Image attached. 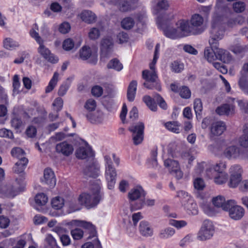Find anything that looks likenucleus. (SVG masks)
Segmentation results:
<instances>
[{
	"instance_id": "nucleus-1",
	"label": "nucleus",
	"mask_w": 248,
	"mask_h": 248,
	"mask_svg": "<svg viewBox=\"0 0 248 248\" xmlns=\"http://www.w3.org/2000/svg\"><path fill=\"white\" fill-rule=\"evenodd\" d=\"M159 45L156 44L152 62L150 64V70H145L142 72V77L146 80L143 84L146 88L150 90L156 89L160 91L161 90L158 78L155 69V64L158 58Z\"/></svg>"
},
{
	"instance_id": "nucleus-2",
	"label": "nucleus",
	"mask_w": 248,
	"mask_h": 248,
	"mask_svg": "<svg viewBox=\"0 0 248 248\" xmlns=\"http://www.w3.org/2000/svg\"><path fill=\"white\" fill-rule=\"evenodd\" d=\"M203 17L199 14H194L190 20H181L180 28L186 36L197 35L203 31Z\"/></svg>"
},
{
	"instance_id": "nucleus-3",
	"label": "nucleus",
	"mask_w": 248,
	"mask_h": 248,
	"mask_svg": "<svg viewBox=\"0 0 248 248\" xmlns=\"http://www.w3.org/2000/svg\"><path fill=\"white\" fill-rule=\"evenodd\" d=\"M91 194L83 193L80 195L78 201L81 204L84 205L88 209L96 206L102 198L100 192V186L98 184H94L91 188Z\"/></svg>"
},
{
	"instance_id": "nucleus-4",
	"label": "nucleus",
	"mask_w": 248,
	"mask_h": 248,
	"mask_svg": "<svg viewBox=\"0 0 248 248\" xmlns=\"http://www.w3.org/2000/svg\"><path fill=\"white\" fill-rule=\"evenodd\" d=\"M176 25L177 28H175L172 26V24L170 22L160 23V27L167 37L174 39L187 36L186 33L180 28L181 20L177 22Z\"/></svg>"
},
{
	"instance_id": "nucleus-5",
	"label": "nucleus",
	"mask_w": 248,
	"mask_h": 248,
	"mask_svg": "<svg viewBox=\"0 0 248 248\" xmlns=\"http://www.w3.org/2000/svg\"><path fill=\"white\" fill-rule=\"evenodd\" d=\"M214 233V227L212 222L209 220L203 221L198 234V239L204 241L210 239Z\"/></svg>"
},
{
	"instance_id": "nucleus-6",
	"label": "nucleus",
	"mask_w": 248,
	"mask_h": 248,
	"mask_svg": "<svg viewBox=\"0 0 248 248\" xmlns=\"http://www.w3.org/2000/svg\"><path fill=\"white\" fill-rule=\"evenodd\" d=\"M209 43L212 48L215 49L216 56V59H218L224 62L230 59L229 53L224 49L218 48V43H217L214 38L211 40H209Z\"/></svg>"
},
{
	"instance_id": "nucleus-7",
	"label": "nucleus",
	"mask_w": 248,
	"mask_h": 248,
	"mask_svg": "<svg viewBox=\"0 0 248 248\" xmlns=\"http://www.w3.org/2000/svg\"><path fill=\"white\" fill-rule=\"evenodd\" d=\"M21 181V180L18 181L16 179L15 186L8 185L2 187V191L4 192V194L8 197L13 198L20 191H23V188L20 186Z\"/></svg>"
},
{
	"instance_id": "nucleus-8",
	"label": "nucleus",
	"mask_w": 248,
	"mask_h": 248,
	"mask_svg": "<svg viewBox=\"0 0 248 248\" xmlns=\"http://www.w3.org/2000/svg\"><path fill=\"white\" fill-rule=\"evenodd\" d=\"M38 52L46 61L52 63H57L59 59L51 53L49 49L44 45V41L39 44Z\"/></svg>"
},
{
	"instance_id": "nucleus-9",
	"label": "nucleus",
	"mask_w": 248,
	"mask_h": 248,
	"mask_svg": "<svg viewBox=\"0 0 248 248\" xmlns=\"http://www.w3.org/2000/svg\"><path fill=\"white\" fill-rule=\"evenodd\" d=\"M235 202L233 200L230 207L228 208L230 217L233 220H239L244 215L245 210L243 207L239 205H235Z\"/></svg>"
},
{
	"instance_id": "nucleus-10",
	"label": "nucleus",
	"mask_w": 248,
	"mask_h": 248,
	"mask_svg": "<svg viewBox=\"0 0 248 248\" xmlns=\"http://www.w3.org/2000/svg\"><path fill=\"white\" fill-rule=\"evenodd\" d=\"M242 154L240 148L236 145H231L225 149L223 155L228 159H236Z\"/></svg>"
},
{
	"instance_id": "nucleus-11",
	"label": "nucleus",
	"mask_w": 248,
	"mask_h": 248,
	"mask_svg": "<svg viewBox=\"0 0 248 248\" xmlns=\"http://www.w3.org/2000/svg\"><path fill=\"white\" fill-rule=\"evenodd\" d=\"M55 150L57 153L68 156L73 153L74 148L72 144L67 141H62L56 144Z\"/></svg>"
},
{
	"instance_id": "nucleus-12",
	"label": "nucleus",
	"mask_w": 248,
	"mask_h": 248,
	"mask_svg": "<svg viewBox=\"0 0 248 248\" xmlns=\"http://www.w3.org/2000/svg\"><path fill=\"white\" fill-rule=\"evenodd\" d=\"M116 170L113 166L106 167L105 177L108 182V189H111L113 188L116 182Z\"/></svg>"
},
{
	"instance_id": "nucleus-13",
	"label": "nucleus",
	"mask_w": 248,
	"mask_h": 248,
	"mask_svg": "<svg viewBox=\"0 0 248 248\" xmlns=\"http://www.w3.org/2000/svg\"><path fill=\"white\" fill-rule=\"evenodd\" d=\"M210 137L219 136L226 130V126L224 122L217 121L213 123L210 126Z\"/></svg>"
},
{
	"instance_id": "nucleus-14",
	"label": "nucleus",
	"mask_w": 248,
	"mask_h": 248,
	"mask_svg": "<svg viewBox=\"0 0 248 248\" xmlns=\"http://www.w3.org/2000/svg\"><path fill=\"white\" fill-rule=\"evenodd\" d=\"M113 42L110 38L103 39L101 42L100 50L101 55L107 57L112 51Z\"/></svg>"
},
{
	"instance_id": "nucleus-15",
	"label": "nucleus",
	"mask_w": 248,
	"mask_h": 248,
	"mask_svg": "<svg viewBox=\"0 0 248 248\" xmlns=\"http://www.w3.org/2000/svg\"><path fill=\"white\" fill-rule=\"evenodd\" d=\"M42 182L48 185L50 188H53L56 184L54 172L50 169H46L44 172V178Z\"/></svg>"
},
{
	"instance_id": "nucleus-16",
	"label": "nucleus",
	"mask_w": 248,
	"mask_h": 248,
	"mask_svg": "<svg viewBox=\"0 0 248 248\" xmlns=\"http://www.w3.org/2000/svg\"><path fill=\"white\" fill-rule=\"evenodd\" d=\"M233 200H230L226 202L224 197L219 195L212 200L213 204L217 207H221L223 210L228 211V208L230 207Z\"/></svg>"
},
{
	"instance_id": "nucleus-17",
	"label": "nucleus",
	"mask_w": 248,
	"mask_h": 248,
	"mask_svg": "<svg viewBox=\"0 0 248 248\" xmlns=\"http://www.w3.org/2000/svg\"><path fill=\"white\" fill-rule=\"evenodd\" d=\"M99 167L97 164L92 162L87 165L83 170L86 177L96 178L98 176Z\"/></svg>"
},
{
	"instance_id": "nucleus-18",
	"label": "nucleus",
	"mask_w": 248,
	"mask_h": 248,
	"mask_svg": "<svg viewBox=\"0 0 248 248\" xmlns=\"http://www.w3.org/2000/svg\"><path fill=\"white\" fill-rule=\"evenodd\" d=\"M145 196V192L141 186H137L132 189L128 193V198L131 201L138 200V202L141 199H143Z\"/></svg>"
},
{
	"instance_id": "nucleus-19",
	"label": "nucleus",
	"mask_w": 248,
	"mask_h": 248,
	"mask_svg": "<svg viewBox=\"0 0 248 248\" xmlns=\"http://www.w3.org/2000/svg\"><path fill=\"white\" fill-rule=\"evenodd\" d=\"M216 112L219 115H232L234 113V107L228 104H223L217 108Z\"/></svg>"
},
{
	"instance_id": "nucleus-20",
	"label": "nucleus",
	"mask_w": 248,
	"mask_h": 248,
	"mask_svg": "<svg viewBox=\"0 0 248 248\" xmlns=\"http://www.w3.org/2000/svg\"><path fill=\"white\" fill-rule=\"evenodd\" d=\"M210 32L211 36L209 40H211L214 38L216 41H217V43H218V41L223 38L224 31L220 29L215 22H213Z\"/></svg>"
},
{
	"instance_id": "nucleus-21",
	"label": "nucleus",
	"mask_w": 248,
	"mask_h": 248,
	"mask_svg": "<svg viewBox=\"0 0 248 248\" xmlns=\"http://www.w3.org/2000/svg\"><path fill=\"white\" fill-rule=\"evenodd\" d=\"M80 17L82 21L88 24L95 22L97 19L95 14L90 10L82 11L80 15Z\"/></svg>"
},
{
	"instance_id": "nucleus-22",
	"label": "nucleus",
	"mask_w": 248,
	"mask_h": 248,
	"mask_svg": "<svg viewBox=\"0 0 248 248\" xmlns=\"http://www.w3.org/2000/svg\"><path fill=\"white\" fill-rule=\"evenodd\" d=\"M139 231L141 234L145 237L151 236L153 234V229L149 223L146 221H142L140 222Z\"/></svg>"
},
{
	"instance_id": "nucleus-23",
	"label": "nucleus",
	"mask_w": 248,
	"mask_h": 248,
	"mask_svg": "<svg viewBox=\"0 0 248 248\" xmlns=\"http://www.w3.org/2000/svg\"><path fill=\"white\" fill-rule=\"evenodd\" d=\"M155 201L153 199H147L145 202L144 201V197L143 199H141L138 202L135 203H130V210L133 211L136 210L141 209L144 204H147L148 206H153L155 204Z\"/></svg>"
},
{
	"instance_id": "nucleus-24",
	"label": "nucleus",
	"mask_w": 248,
	"mask_h": 248,
	"mask_svg": "<svg viewBox=\"0 0 248 248\" xmlns=\"http://www.w3.org/2000/svg\"><path fill=\"white\" fill-rule=\"evenodd\" d=\"M137 81L135 80H132L127 88V98L129 101L132 102L134 100L137 87Z\"/></svg>"
},
{
	"instance_id": "nucleus-25",
	"label": "nucleus",
	"mask_w": 248,
	"mask_h": 248,
	"mask_svg": "<svg viewBox=\"0 0 248 248\" xmlns=\"http://www.w3.org/2000/svg\"><path fill=\"white\" fill-rule=\"evenodd\" d=\"M117 6L119 10L121 12H127L139 7L136 4H133L131 2L130 3L127 0L121 1Z\"/></svg>"
},
{
	"instance_id": "nucleus-26",
	"label": "nucleus",
	"mask_w": 248,
	"mask_h": 248,
	"mask_svg": "<svg viewBox=\"0 0 248 248\" xmlns=\"http://www.w3.org/2000/svg\"><path fill=\"white\" fill-rule=\"evenodd\" d=\"M183 206L188 211L189 214L196 215L198 213V206L192 199H188Z\"/></svg>"
},
{
	"instance_id": "nucleus-27",
	"label": "nucleus",
	"mask_w": 248,
	"mask_h": 248,
	"mask_svg": "<svg viewBox=\"0 0 248 248\" xmlns=\"http://www.w3.org/2000/svg\"><path fill=\"white\" fill-rule=\"evenodd\" d=\"M28 162V160L27 158H23L22 159H19L13 167V170L14 172L16 173H23Z\"/></svg>"
},
{
	"instance_id": "nucleus-28",
	"label": "nucleus",
	"mask_w": 248,
	"mask_h": 248,
	"mask_svg": "<svg viewBox=\"0 0 248 248\" xmlns=\"http://www.w3.org/2000/svg\"><path fill=\"white\" fill-rule=\"evenodd\" d=\"M144 124L142 122H139L130 126L128 130L132 134H144Z\"/></svg>"
},
{
	"instance_id": "nucleus-29",
	"label": "nucleus",
	"mask_w": 248,
	"mask_h": 248,
	"mask_svg": "<svg viewBox=\"0 0 248 248\" xmlns=\"http://www.w3.org/2000/svg\"><path fill=\"white\" fill-rule=\"evenodd\" d=\"M107 68L108 69H113L116 71H120L123 69V66L118 59L114 58L108 62L107 64Z\"/></svg>"
},
{
	"instance_id": "nucleus-30",
	"label": "nucleus",
	"mask_w": 248,
	"mask_h": 248,
	"mask_svg": "<svg viewBox=\"0 0 248 248\" xmlns=\"http://www.w3.org/2000/svg\"><path fill=\"white\" fill-rule=\"evenodd\" d=\"M59 74L57 72H55L52 78L50 80L48 85L46 87L45 90L46 93H47L51 92L56 86L59 78Z\"/></svg>"
},
{
	"instance_id": "nucleus-31",
	"label": "nucleus",
	"mask_w": 248,
	"mask_h": 248,
	"mask_svg": "<svg viewBox=\"0 0 248 248\" xmlns=\"http://www.w3.org/2000/svg\"><path fill=\"white\" fill-rule=\"evenodd\" d=\"M91 150L90 149L84 147H79L76 152V157L79 159H85L90 154Z\"/></svg>"
},
{
	"instance_id": "nucleus-32",
	"label": "nucleus",
	"mask_w": 248,
	"mask_h": 248,
	"mask_svg": "<svg viewBox=\"0 0 248 248\" xmlns=\"http://www.w3.org/2000/svg\"><path fill=\"white\" fill-rule=\"evenodd\" d=\"M209 176L211 178H214L215 183L218 185L225 183L228 178V175L226 173L214 174L213 176Z\"/></svg>"
},
{
	"instance_id": "nucleus-33",
	"label": "nucleus",
	"mask_w": 248,
	"mask_h": 248,
	"mask_svg": "<svg viewBox=\"0 0 248 248\" xmlns=\"http://www.w3.org/2000/svg\"><path fill=\"white\" fill-rule=\"evenodd\" d=\"M164 166L169 169L170 173L174 171L175 169L180 167L178 162L174 160L167 159L164 161Z\"/></svg>"
},
{
	"instance_id": "nucleus-34",
	"label": "nucleus",
	"mask_w": 248,
	"mask_h": 248,
	"mask_svg": "<svg viewBox=\"0 0 248 248\" xmlns=\"http://www.w3.org/2000/svg\"><path fill=\"white\" fill-rule=\"evenodd\" d=\"M166 127L170 131L175 133H179L180 132V124L176 121L169 122L165 124Z\"/></svg>"
},
{
	"instance_id": "nucleus-35",
	"label": "nucleus",
	"mask_w": 248,
	"mask_h": 248,
	"mask_svg": "<svg viewBox=\"0 0 248 248\" xmlns=\"http://www.w3.org/2000/svg\"><path fill=\"white\" fill-rule=\"evenodd\" d=\"M91 55L92 50L88 46H83L79 51V57L83 60L88 59Z\"/></svg>"
},
{
	"instance_id": "nucleus-36",
	"label": "nucleus",
	"mask_w": 248,
	"mask_h": 248,
	"mask_svg": "<svg viewBox=\"0 0 248 248\" xmlns=\"http://www.w3.org/2000/svg\"><path fill=\"white\" fill-rule=\"evenodd\" d=\"M135 23V21L133 18L126 17L122 20L121 26L124 29L130 30L133 27Z\"/></svg>"
},
{
	"instance_id": "nucleus-37",
	"label": "nucleus",
	"mask_w": 248,
	"mask_h": 248,
	"mask_svg": "<svg viewBox=\"0 0 248 248\" xmlns=\"http://www.w3.org/2000/svg\"><path fill=\"white\" fill-rule=\"evenodd\" d=\"M142 100L152 111H156L157 108V105L154 102V100L152 99L150 96L145 95L143 96Z\"/></svg>"
},
{
	"instance_id": "nucleus-38",
	"label": "nucleus",
	"mask_w": 248,
	"mask_h": 248,
	"mask_svg": "<svg viewBox=\"0 0 248 248\" xmlns=\"http://www.w3.org/2000/svg\"><path fill=\"white\" fill-rule=\"evenodd\" d=\"M18 46V43L11 38H6L3 41V46L7 49H14Z\"/></svg>"
},
{
	"instance_id": "nucleus-39",
	"label": "nucleus",
	"mask_w": 248,
	"mask_h": 248,
	"mask_svg": "<svg viewBox=\"0 0 248 248\" xmlns=\"http://www.w3.org/2000/svg\"><path fill=\"white\" fill-rule=\"evenodd\" d=\"M52 207L56 210L61 209L64 205V200L62 198L58 196L52 200Z\"/></svg>"
},
{
	"instance_id": "nucleus-40",
	"label": "nucleus",
	"mask_w": 248,
	"mask_h": 248,
	"mask_svg": "<svg viewBox=\"0 0 248 248\" xmlns=\"http://www.w3.org/2000/svg\"><path fill=\"white\" fill-rule=\"evenodd\" d=\"M78 226L81 227L85 229L89 230L91 232L95 231L94 226L90 222L83 220H75Z\"/></svg>"
},
{
	"instance_id": "nucleus-41",
	"label": "nucleus",
	"mask_w": 248,
	"mask_h": 248,
	"mask_svg": "<svg viewBox=\"0 0 248 248\" xmlns=\"http://www.w3.org/2000/svg\"><path fill=\"white\" fill-rule=\"evenodd\" d=\"M226 168V164L223 162L217 164L213 170H207V174L210 176L209 173L213 171L214 174H219L222 173H226L224 170Z\"/></svg>"
},
{
	"instance_id": "nucleus-42",
	"label": "nucleus",
	"mask_w": 248,
	"mask_h": 248,
	"mask_svg": "<svg viewBox=\"0 0 248 248\" xmlns=\"http://www.w3.org/2000/svg\"><path fill=\"white\" fill-rule=\"evenodd\" d=\"M204 57L207 59L209 62H212L216 59V52L213 48H206L204 50Z\"/></svg>"
},
{
	"instance_id": "nucleus-43",
	"label": "nucleus",
	"mask_w": 248,
	"mask_h": 248,
	"mask_svg": "<svg viewBox=\"0 0 248 248\" xmlns=\"http://www.w3.org/2000/svg\"><path fill=\"white\" fill-rule=\"evenodd\" d=\"M11 154L12 156L18 158L19 160L22 159L23 158H26L24 156L25 152L19 147L13 148L11 151Z\"/></svg>"
},
{
	"instance_id": "nucleus-44",
	"label": "nucleus",
	"mask_w": 248,
	"mask_h": 248,
	"mask_svg": "<svg viewBox=\"0 0 248 248\" xmlns=\"http://www.w3.org/2000/svg\"><path fill=\"white\" fill-rule=\"evenodd\" d=\"M241 180V176L234 175V174H231L228 185L230 187L235 188L238 185Z\"/></svg>"
},
{
	"instance_id": "nucleus-45",
	"label": "nucleus",
	"mask_w": 248,
	"mask_h": 248,
	"mask_svg": "<svg viewBox=\"0 0 248 248\" xmlns=\"http://www.w3.org/2000/svg\"><path fill=\"white\" fill-rule=\"evenodd\" d=\"M175 230L172 228H167L160 231L159 237L162 239L168 238L175 233Z\"/></svg>"
},
{
	"instance_id": "nucleus-46",
	"label": "nucleus",
	"mask_w": 248,
	"mask_h": 248,
	"mask_svg": "<svg viewBox=\"0 0 248 248\" xmlns=\"http://www.w3.org/2000/svg\"><path fill=\"white\" fill-rule=\"evenodd\" d=\"M240 146L244 148L248 147V128H245L244 130V134L240 138L239 140Z\"/></svg>"
},
{
	"instance_id": "nucleus-47",
	"label": "nucleus",
	"mask_w": 248,
	"mask_h": 248,
	"mask_svg": "<svg viewBox=\"0 0 248 248\" xmlns=\"http://www.w3.org/2000/svg\"><path fill=\"white\" fill-rule=\"evenodd\" d=\"M35 201L39 205H44L47 202L48 198L44 193H39L36 195Z\"/></svg>"
},
{
	"instance_id": "nucleus-48",
	"label": "nucleus",
	"mask_w": 248,
	"mask_h": 248,
	"mask_svg": "<svg viewBox=\"0 0 248 248\" xmlns=\"http://www.w3.org/2000/svg\"><path fill=\"white\" fill-rule=\"evenodd\" d=\"M238 85L244 93L248 94V80L243 77L240 78L238 81Z\"/></svg>"
},
{
	"instance_id": "nucleus-49",
	"label": "nucleus",
	"mask_w": 248,
	"mask_h": 248,
	"mask_svg": "<svg viewBox=\"0 0 248 248\" xmlns=\"http://www.w3.org/2000/svg\"><path fill=\"white\" fill-rule=\"evenodd\" d=\"M179 94L183 98L188 99L191 96V91L188 87L183 86L180 88Z\"/></svg>"
},
{
	"instance_id": "nucleus-50",
	"label": "nucleus",
	"mask_w": 248,
	"mask_h": 248,
	"mask_svg": "<svg viewBox=\"0 0 248 248\" xmlns=\"http://www.w3.org/2000/svg\"><path fill=\"white\" fill-rule=\"evenodd\" d=\"M70 81L68 79H67L65 82H63L59 88L58 92V95L62 96L65 95L70 86Z\"/></svg>"
},
{
	"instance_id": "nucleus-51",
	"label": "nucleus",
	"mask_w": 248,
	"mask_h": 248,
	"mask_svg": "<svg viewBox=\"0 0 248 248\" xmlns=\"http://www.w3.org/2000/svg\"><path fill=\"white\" fill-rule=\"evenodd\" d=\"M47 248H59L54 238L51 234H48L46 238Z\"/></svg>"
},
{
	"instance_id": "nucleus-52",
	"label": "nucleus",
	"mask_w": 248,
	"mask_h": 248,
	"mask_svg": "<svg viewBox=\"0 0 248 248\" xmlns=\"http://www.w3.org/2000/svg\"><path fill=\"white\" fill-rule=\"evenodd\" d=\"M169 224L177 229H180L187 225L186 222L185 220H176L174 219H170Z\"/></svg>"
},
{
	"instance_id": "nucleus-53",
	"label": "nucleus",
	"mask_w": 248,
	"mask_h": 248,
	"mask_svg": "<svg viewBox=\"0 0 248 248\" xmlns=\"http://www.w3.org/2000/svg\"><path fill=\"white\" fill-rule=\"evenodd\" d=\"M194 186L198 190H202L205 187V184L202 179L201 178H196L193 182Z\"/></svg>"
},
{
	"instance_id": "nucleus-54",
	"label": "nucleus",
	"mask_w": 248,
	"mask_h": 248,
	"mask_svg": "<svg viewBox=\"0 0 248 248\" xmlns=\"http://www.w3.org/2000/svg\"><path fill=\"white\" fill-rule=\"evenodd\" d=\"M71 234L74 239L79 240L82 238L83 232L80 229L76 228L71 230Z\"/></svg>"
},
{
	"instance_id": "nucleus-55",
	"label": "nucleus",
	"mask_w": 248,
	"mask_h": 248,
	"mask_svg": "<svg viewBox=\"0 0 248 248\" xmlns=\"http://www.w3.org/2000/svg\"><path fill=\"white\" fill-rule=\"evenodd\" d=\"M154 99H155L158 103L161 108L163 109H166L167 108V105L164 99L159 94L156 93L155 95Z\"/></svg>"
},
{
	"instance_id": "nucleus-56",
	"label": "nucleus",
	"mask_w": 248,
	"mask_h": 248,
	"mask_svg": "<svg viewBox=\"0 0 248 248\" xmlns=\"http://www.w3.org/2000/svg\"><path fill=\"white\" fill-rule=\"evenodd\" d=\"M245 4L241 1L236 2L233 4L234 11L236 13H241L245 9Z\"/></svg>"
},
{
	"instance_id": "nucleus-57",
	"label": "nucleus",
	"mask_w": 248,
	"mask_h": 248,
	"mask_svg": "<svg viewBox=\"0 0 248 248\" xmlns=\"http://www.w3.org/2000/svg\"><path fill=\"white\" fill-rule=\"evenodd\" d=\"M171 69L175 73H180L184 69V64L178 62H174L171 64Z\"/></svg>"
},
{
	"instance_id": "nucleus-58",
	"label": "nucleus",
	"mask_w": 248,
	"mask_h": 248,
	"mask_svg": "<svg viewBox=\"0 0 248 248\" xmlns=\"http://www.w3.org/2000/svg\"><path fill=\"white\" fill-rule=\"evenodd\" d=\"M75 134H70L68 135H65L63 132H58L55 134V135L51 137V139L53 140H55V141H61L64 139L66 137H71L73 136Z\"/></svg>"
},
{
	"instance_id": "nucleus-59",
	"label": "nucleus",
	"mask_w": 248,
	"mask_h": 248,
	"mask_svg": "<svg viewBox=\"0 0 248 248\" xmlns=\"http://www.w3.org/2000/svg\"><path fill=\"white\" fill-rule=\"evenodd\" d=\"M144 138V134H132V139L133 144L138 145L142 143Z\"/></svg>"
},
{
	"instance_id": "nucleus-60",
	"label": "nucleus",
	"mask_w": 248,
	"mask_h": 248,
	"mask_svg": "<svg viewBox=\"0 0 248 248\" xmlns=\"http://www.w3.org/2000/svg\"><path fill=\"white\" fill-rule=\"evenodd\" d=\"M177 196L181 199L182 205L186 202L188 199H191L188 193L183 190L178 191Z\"/></svg>"
},
{
	"instance_id": "nucleus-61",
	"label": "nucleus",
	"mask_w": 248,
	"mask_h": 248,
	"mask_svg": "<svg viewBox=\"0 0 248 248\" xmlns=\"http://www.w3.org/2000/svg\"><path fill=\"white\" fill-rule=\"evenodd\" d=\"M11 123L12 126L15 129H19L23 125L21 119L16 117L11 120Z\"/></svg>"
},
{
	"instance_id": "nucleus-62",
	"label": "nucleus",
	"mask_w": 248,
	"mask_h": 248,
	"mask_svg": "<svg viewBox=\"0 0 248 248\" xmlns=\"http://www.w3.org/2000/svg\"><path fill=\"white\" fill-rule=\"evenodd\" d=\"M96 106L95 100L90 99L87 101L85 105V108L89 111H92L95 110Z\"/></svg>"
},
{
	"instance_id": "nucleus-63",
	"label": "nucleus",
	"mask_w": 248,
	"mask_h": 248,
	"mask_svg": "<svg viewBox=\"0 0 248 248\" xmlns=\"http://www.w3.org/2000/svg\"><path fill=\"white\" fill-rule=\"evenodd\" d=\"M242 170L240 166L238 165H234L232 166L230 169V172L231 174L234 175L241 176Z\"/></svg>"
},
{
	"instance_id": "nucleus-64",
	"label": "nucleus",
	"mask_w": 248,
	"mask_h": 248,
	"mask_svg": "<svg viewBox=\"0 0 248 248\" xmlns=\"http://www.w3.org/2000/svg\"><path fill=\"white\" fill-rule=\"evenodd\" d=\"M0 137L3 138H7L10 139H14V135L13 132L5 128L0 129Z\"/></svg>"
}]
</instances>
